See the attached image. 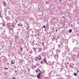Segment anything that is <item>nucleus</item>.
I'll return each mask as SVG.
<instances>
[{
    "instance_id": "obj_1",
    "label": "nucleus",
    "mask_w": 79,
    "mask_h": 79,
    "mask_svg": "<svg viewBox=\"0 0 79 79\" xmlns=\"http://www.w3.org/2000/svg\"><path fill=\"white\" fill-rule=\"evenodd\" d=\"M61 66H62L63 67H66V66H67V65H66V63H62V65H61Z\"/></svg>"
},
{
    "instance_id": "obj_2",
    "label": "nucleus",
    "mask_w": 79,
    "mask_h": 79,
    "mask_svg": "<svg viewBox=\"0 0 79 79\" xmlns=\"http://www.w3.org/2000/svg\"><path fill=\"white\" fill-rule=\"evenodd\" d=\"M38 53H39V52H40L42 51V48H41V47L39 48L38 49Z\"/></svg>"
},
{
    "instance_id": "obj_3",
    "label": "nucleus",
    "mask_w": 79,
    "mask_h": 79,
    "mask_svg": "<svg viewBox=\"0 0 79 79\" xmlns=\"http://www.w3.org/2000/svg\"><path fill=\"white\" fill-rule=\"evenodd\" d=\"M27 28H26L27 31L30 30H29V24L27 23Z\"/></svg>"
},
{
    "instance_id": "obj_4",
    "label": "nucleus",
    "mask_w": 79,
    "mask_h": 79,
    "mask_svg": "<svg viewBox=\"0 0 79 79\" xmlns=\"http://www.w3.org/2000/svg\"><path fill=\"white\" fill-rule=\"evenodd\" d=\"M15 62L14 60H12L11 61V64H15Z\"/></svg>"
},
{
    "instance_id": "obj_5",
    "label": "nucleus",
    "mask_w": 79,
    "mask_h": 79,
    "mask_svg": "<svg viewBox=\"0 0 79 79\" xmlns=\"http://www.w3.org/2000/svg\"><path fill=\"white\" fill-rule=\"evenodd\" d=\"M38 59L39 58H38V57L36 56L35 58V61H38Z\"/></svg>"
},
{
    "instance_id": "obj_6",
    "label": "nucleus",
    "mask_w": 79,
    "mask_h": 79,
    "mask_svg": "<svg viewBox=\"0 0 79 79\" xmlns=\"http://www.w3.org/2000/svg\"><path fill=\"white\" fill-rule=\"evenodd\" d=\"M56 52L57 53H59L60 52V49H57L56 50Z\"/></svg>"
},
{
    "instance_id": "obj_7",
    "label": "nucleus",
    "mask_w": 79,
    "mask_h": 79,
    "mask_svg": "<svg viewBox=\"0 0 79 79\" xmlns=\"http://www.w3.org/2000/svg\"><path fill=\"white\" fill-rule=\"evenodd\" d=\"M18 26L20 27V26H23V25L21 24V23H19V24H18Z\"/></svg>"
},
{
    "instance_id": "obj_8",
    "label": "nucleus",
    "mask_w": 79,
    "mask_h": 79,
    "mask_svg": "<svg viewBox=\"0 0 79 79\" xmlns=\"http://www.w3.org/2000/svg\"><path fill=\"white\" fill-rule=\"evenodd\" d=\"M38 56L40 57V58H39V59H38L39 60H40L41 59H42V56H40V55H39Z\"/></svg>"
},
{
    "instance_id": "obj_9",
    "label": "nucleus",
    "mask_w": 79,
    "mask_h": 79,
    "mask_svg": "<svg viewBox=\"0 0 79 79\" xmlns=\"http://www.w3.org/2000/svg\"><path fill=\"white\" fill-rule=\"evenodd\" d=\"M59 43H60V44H61V46H63V41H60L59 42Z\"/></svg>"
},
{
    "instance_id": "obj_10",
    "label": "nucleus",
    "mask_w": 79,
    "mask_h": 79,
    "mask_svg": "<svg viewBox=\"0 0 79 79\" xmlns=\"http://www.w3.org/2000/svg\"><path fill=\"white\" fill-rule=\"evenodd\" d=\"M45 63H46V64H47V65H49V62H47V60H46V61L45 62Z\"/></svg>"
},
{
    "instance_id": "obj_11",
    "label": "nucleus",
    "mask_w": 79,
    "mask_h": 79,
    "mask_svg": "<svg viewBox=\"0 0 79 79\" xmlns=\"http://www.w3.org/2000/svg\"><path fill=\"white\" fill-rule=\"evenodd\" d=\"M27 34L28 35H29V31H30V30H27Z\"/></svg>"
},
{
    "instance_id": "obj_12",
    "label": "nucleus",
    "mask_w": 79,
    "mask_h": 79,
    "mask_svg": "<svg viewBox=\"0 0 79 79\" xmlns=\"http://www.w3.org/2000/svg\"><path fill=\"white\" fill-rule=\"evenodd\" d=\"M33 48V50H34L35 52H36V49L35 48Z\"/></svg>"
},
{
    "instance_id": "obj_13",
    "label": "nucleus",
    "mask_w": 79,
    "mask_h": 79,
    "mask_svg": "<svg viewBox=\"0 0 79 79\" xmlns=\"http://www.w3.org/2000/svg\"><path fill=\"white\" fill-rule=\"evenodd\" d=\"M54 57L56 59V60H58V57L55 56H54Z\"/></svg>"
},
{
    "instance_id": "obj_14",
    "label": "nucleus",
    "mask_w": 79,
    "mask_h": 79,
    "mask_svg": "<svg viewBox=\"0 0 79 79\" xmlns=\"http://www.w3.org/2000/svg\"><path fill=\"white\" fill-rule=\"evenodd\" d=\"M69 33H71V32L72 31V30L71 29H70L69 30Z\"/></svg>"
},
{
    "instance_id": "obj_15",
    "label": "nucleus",
    "mask_w": 79,
    "mask_h": 79,
    "mask_svg": "<svg viewBox=\"0 0 79 79\" xmlns=\"http://www.w3.org/2000/svg\"><path fill=\"white\" fill-rule=\"evenodd\" d=\"M47 58H43V61H47Z\"/></svg>"
},
{
    "instance_id": "obj_16",
    "label": "nucleus",
    "mask_w": 79,
    "mask_h": 79,
    "mask_svg": "<svg viewBox=\"0 0 79 79\" xmlns=\"http://www.w3.org/2000/svg\"><path fill=\"white\" fill-rule=\"evenodd\" d=\"M58 54H56V55H55V56H57V57H58Z\"/></svg>"
},
{
    "instance_id": "obj_17",
    "label": "nucleus",
    "mask_w": 79,
    "mask_h": 79,
    "mask_svg": "<svg viewBox=\"0 0 79 79\" xmlns=\"http://www.w3.org/2000/svg\"><path fill=\"white\" fill-rule=\"evenodd\" d=\"M0 17H1V18H3V16L1 15V11H0Z\"/></svg>"
},
{
    "instance_id": "obj_18",
    "label": "nucleus",
    "mask_w": 79,
    "mask_h": 79,
    "mask_svg": "<svg viewBox=\"0 0 79 79\" xmlns=\"http://www.w3.org/2000/svg\"><path fill=\"white\" fill-rule=\"evenodd\" d=\"M74 76H77V73H74Z\"/></svg>"
},
{
    "instance_id": "obj_19",
    "label": "nucleus",
    "mask_w": 79,
    "mask_h": 79,
    "mask_svg": "<svg viewBox=\"0 0 79 79\" xmlns=\"http://www.w3.org/2000/svg\"><path fill=\"white\" fill-rule=\"evenodd\" d=\"M38 75L39 76H40V75H41V73H38Z\"/></svg>"
},
{
    "instance_id": "obj_20",
    "label": "nucleus",
    "mask_w": 79,
    "mask_h": 79,
    "mask_svg": "<svg viewBox=\"0 0 79 79\" xmlns=\"http://www.w3.org/2000/svg\"><path fill=\"white\" fill-rule=\"evenodd\" d=\"M40 76H39V75H37V77L38 78V79H40Z\"/></svg>"
},
{
    "instance_id": "obj_21",
    "label": "nucleus",
    "mask_w": 79,
    "mask_h": 79,
    "mask_svg": "<svg viewBox=\"0 0 79 79\" xmlns=\"http://www.w3.org/2000/svg\"><path fill=\"white\" fill-rule=\"evenodd\" d=\"M14 69H16V68H17V67L16 66H14Z\"/></svg>"
},
{
    "instance_id": "obj_22",
    "label": "nucleus",
    "mask_w": 79,
    "mask_h": 79,
    "mask_svg": "<svg viewBox=\"0 0 79 79\" xmlns=\"http://www.w3.org/2000/svg\"><path fill=\"white\" fill-rule=\"evenodd\" d=\"M2 25H3V26H5V24H4V23H2Z\"/></svg>"
},
{
    "instance_id": "obj_23",
    "label": "nucleus",
    "mask_w": 79,
    "mask_h": 79,
    "mask_svg": "<svg viewBox=\"0 0 79 79\" xmlns=\"http://www.w3.org/2000/svg\"><path fill=\"white\" fill-rule=\"evenodd\" d=\"M47 4V5H48V2H47V1H46L45 2V4Z\"/></svg>"
},
{
    "instance_id": "obj_24",
    "label": "nucleus",
    "mask_w": 79,
    "mask_h": 79,
    "mask_svg": "<svg viewBox=\"0 0 79 79\" xmlns=\"http://www.w3.org/2000/svg\"><path fill=\"white\" fill-rule=\"evenodd\" d=\"M58 46L59 47V48L61 47V44H59L58 45Z\"/></svg>"
},
{
    "instance_id": "obj_25",
    "label": "nucleus",
    "mask_w": 79,
    "mask_h": 79,
    "mask_svg": "<svg viewBox=\"0 0 79 79\" xmlns=\"http://www.w3.org/2000/svg\"><path fill=\"white\" fill-rule=\"evenodd\" d=\"M40 63L41 64H43V61H41V62H40Z\"/></svg>"
},
{
    "instance_id": "obj_26",
    "label": "nucleus",
    "mask_w": 79,
    "mask_h": 79,
    "mask_svg": "<svg viewBox=\"0 0 79 79\" xmlns=\"http://www.w3.org/2000/svg\"><path fill=\"white\" fill-rule=\"evenodd\" d=\"M35 68V66H34L32 67V69H33V68Z\"/></svg>"
},
{
    "instance_id": "obj_27",
    "label": "nucleus",
    "mask_w": 79,
    "mask_h": 79,
    "mask_svg": "<svg viewBox=\"0 0 79 79\" xmlns=\"http://www.w3.org/2000/svg\"><path fill=\"white\" fill-rule=\"evenodd\" d=\"M3 5H6V2L5 1H4Z\"/></svg>"
},
{
    "instance_id": "obj_28",
    "label": "nucleus",
    "mask_w": 79,
    "mask_h": 79,
    "mask_svg": "<svg viewBox=\"0 0 79 79\" xmlns=\"http://www.w3.org/2000/svg\"><path fill=\"white\" fill-rule=\"evenodd\" d=\"M45 62H46V61H43V64H45Z\"/></svg>"
},
{
    "instance_id": "obj_29",
    "label": "nucleus",
    "mask_w": 79,
    "mask_h": 79,
    "mask_svg": "<svg viewBox=\"0 0 79 79\" xmlns=\"http://www.w3.org/2000/svg\"><path fill=\"white\" fill-rule=\"evenodd\" d=\"M42 54L43 55H44L45 54V52H43V53H42Z\"/></svg>"
},
{
    "instance_id": "obj_30",
    "label": "nucleus",
    "mask_w": 79,
    "mask_h": 79,
    "mask_svg": "<svg viewBox=\"0 0 79 79\" xmlns=\"http://www.w3.org/2000/svg\"><path fill=\"white\" fill-rule=\"evenodd\" d=\"M61 67H60V69H61L62 68H63V66H62V68H61Z\"/></svg>"
},
{
    "instance_id": "obj_31",
    "label": "nucleus",
    "mask_w": 79,
    "mask_h": 79,
    "mask_svg": "<svg viewBox=\"0 0 79 79\" xmlns=\"http://www.w3.org/2000/svg\"><path fill=\"white\" fill-rule=\"evenodd\" d=\"M47 57H48V58H49V57H50V56H49V55H47Z\"/></svg>"
},
{
    "instance_id": "obj_32",
    "label": "nucleus",
    "mask_w": 79,
    "mask_h": 79,
    "mask_svg": "<svg viewBox=\"0 0 79 79\" xmlns=\"http://www.w3.org/2000/svg\"><path fill=\"white\" fill-rule=\"evenodd\" d=\"M67 71H67L66 72V73H68V71H69V70H67Z\"/></svg>"
},
{
    "instance_id": "obj_33",
    "label": "nucleus",
    "mask_w": 79,
    "mask_h": 79,
    "mask_svg": "<svg viewBox=\"0 0 79 79\" xmlns=\"http://www.w3.org/2000/svg\"><path fill=\"white\" fill-rule=\"evenodd\" d=\"M8 69V68H4V69Z\"/></svg>"
},
{
    "instance_id": "obj_34",
    "label": "nucleus",
    "mask_w": 79,
    "mask_h": 79,
    "mask_svg": "<svg viewBox=\"0 0 79 79\" xmlns=\"http://www.w3.org/2000/svg\"><path fill=\"white\" fill-rule=\"evenodd\" d=\"M40 8H39L38 9V11H40Z\"/></svg>"
},
{
    "instance_id": "obj_35",
    "label": "nucleus",
    "mask_w": 79,
    "mask_h": 79,
    "mask_svg": "<svg viewBox=\"0 0 79 79\" xmlns=\"http://www.w3.org/2000/svg\"><path fill=\"white\" fill-rule=\"evenodd\" d=\"M43 27H44V28H45V25L43 26Z\"/></svg>"
},
{
    "instance_id": "obj_36",
    "label": "nucleus",
    "mask_w": 79,
    "mask_h": 79,
    "mask_svg": "<svg viewBox=\"0 0 79 79\" xmlns=\"http://www.w3.org/2000/svg\"><path fill=\"white\" fill-rule=\"evenodd\" d=\"M21 51H23V48H20Z\"/></svg>"
},
{
    "instance_id": "obj_37",
    "label": "nucleus",
    "mask_w": 79,
    "mask_h": 79,
    "mask_svg": "<svg viewBox=\"0 0 79 79\" xmlns=\"http://www.w3.org/2000/svg\"><path fill=\"white\" fill-rule=\"evenodd\" d=\"M68 54L69 55H71V53H69Z\"/></svg>"
},
{
    "instance_id": "obj_38",
    "label": "nucleus",
    "mask_w": 79,
    "mask_h": 79,
    "mask_svg": "<svg viewBox=\"0 0 79 79\" xmlns=\"http://www.w3.org/2000/svg\"><path fill=\"white\" fill-rule=\"evenodd\" d=\"M77 73H79V70H77Z\"/></svg>"
},
{
    "instance_id": "obj_39",
    "label": "nucleus",
    "mask_w": 79,
    "mask_h": 79,
    "mask_svg": "<svg viewBox=\"0 0 79 79\" xmlns=\"http://www.w3.org/2000/svg\"><path fill=\"white\" fill-rule=\"evenodd\" d=\"M37 35L38 36H39V35H39V34H37Z\"/></svg>"
},
{
    "instance_id": "obj_40",
    "label": "nucleus",
    "mask_w": 79,
    "mask_h": 79,
    "mask_svg": "<svg viewBox=\"0 0 79 79\" xmlns=\"http://www.w3.org/2000/svg\"><path fill=\"white\" fill-rule=\"evenodd\" d=\"M62 53H63V54L65 53V54H66L65 53V51L64 52H63Z\"/></svg>"
},
{
    "instance_id": "obj_41",
    "label": "nucleus",
    "mask_w": 79,
    "mask_h": 79,
    "mask_svg": "<svg viewBox=\"0 0 79 79\" xmlns=\"http://www.w3.org/2000/svg\"><path fill=\"white\" fill-rule=\"evenodd\" d=\"M63 18L64 19H65V18H64V16H63Z\"/></svg>"
},
{
    "instance_id": "obj_42",
    "label": "nucleus",
    "mask_w": 79,
    "mask_h": 79,
    "mask_svg": "<svg viewBox=\"0 0 79 79\" xmlns=\"http://www.w3.org/2000/svg\"><path fill=\"white\" fill-rule=\"evenodd\" d=\"M10 30H11L12 31V32H13V29H11Z\"/></svg>"
},
{
    "instance_id": "obj_43",
    "label": "nucleus",
    "mask_w": 79,
    "mask_h": 79,
    "mask_svg": "<svg viewBox=\"0 0 79 79\" xmlns=\"http://www.w3.org/2000/svg\"><path fill=\"white\" fill-rule=\"evenodd\" d=\"M10 30H9V31H10V30L11 29V27H10Z\"/></svg>"
},
{
    "instance_id": "obj_44",
    "label": "nucleus",
    "mask_w": 79,
    "mask_h": 79,
    "mask_svg": "<svg viewBox=\"0 0 79 79\" xmlns=\"http://www.w3.org/2000/svg\"><path fill=\"white\" fill-rule=\"evenodd\" d=\"M40 37V36H39L38 37H37V39H39Z\"/></svg>"
},
{
    "instance_id": "obj_45",
    "label": "nucleus",
    "mask_w": 79,
    "mask_h": 79,
    "mask_svg": "<svg viewBox=\"0 0 79 79\" xmlns=\"http://www.w3.org/2000/svg\"><path fill=\"white\" fill-rule=\"evenodd\" d=\"M57 31H58V30H56V32H57Z\"/></svg>"
},
{
    "instance_id": "obj_46",
    "label": "nucleus",
    "mask_w": 79,
    "mask_h": 79,
    "mask_svg": "<svg viewBox=\"0 0 79 79\" xmlns=\"http://www.w3.org/2000/svg\"><path fill=\"white\" fill-rule=\"evenodd\" d=\"M68 50H69V48H68Z\"/></svg>"
},
{
    "instance_id": "obj_47",
    "label": "nucleus",
    "mask_w": 79,
    "mask_h": 79,
    "mask_svg": "<svg viewBox=\"0 0 79 79\" xmlns=\"http://www.w3.org/2000/svg\"><path fill=\"white\" fill-rule=\"evenodd\" d=\"M15 73H16V70H15Z\"/></svg>"
},
{
    "instance_id": "obj_48",
    "label": "nucleus",
    "mask_w": 79,
    "mask_h": 79,
    "mask_svg": "<svg viewBox=\"0 0 79 79\" xmlns=\"http://www.w3.org/2000/svg\"><path fill=\"white\" fill-rule=\"evenodd\" d=\"M10 45H11V42H10Z\"/></svg>"
},
{
    "instance_id": "obj_49",
    "label": "nucleus",
    "mask_w": 79,
    "mask_h": 79,
    "mask_svg": "<svg viewBox=\"0 0 79 79\" xmlns=\"http://www.w3.org/2000/svg\"><path fill=\"white\" fill-rule=\"evenodd\" d=\"M13 79H15V77L13 78Z\"/></svg>"
},
{
    "instance_id": "obj_50",
    "label": "nucleus",
    "mask_w": 79,
    "mask_h": 79,
    "mask_svg": "<svg viewBox=\"0 0 79 79\" xmlns=\"http://www.w3.org/2000/svg\"><path fill=\"white\" fill-rule=\"evenodd\" d=\"M36 73H38V71H36Z\"/></svg>"
},
{
    "instance_id": "obj_51",
    "label": "nucleus",
    "mask_w": 79,
    "mask_h": 79,
    "mask_svg": "<svg viewBox=\"0 0 79 79\" xmlns=\"http://www.w3.org/2000/svg\"><path fill=\"white\" fill-rule=\"evenodd\" d=\"M39 43H40V44H41V42H39Z\"/></svg>"
},
{
    "instance_id": "obj_52",
    "label": "nucleus",
    "mask_w": 79,
    "mask_h": 79,
    "mask_svg": "<svg viewBox=\"0 0 79 79\" xmlns=\"http://www.w3.org/2000/svg\"><path fill=\"white\" fill-rule=\"evenodd\" d=\"M28 37H29V36L28 35Z\"/></svg>"
},
{
    "instance_id": "obj_53",
    "label": "nucleus",
    "mask_w": 79,
    "mask_h": 79,
    "mask_svg": "<svg viewBox=\"0 0 79 79\" xmlns=\"http://www.w3.org/2000/svg\"><path fill=\"white\" fill-rule=\"evenodd\" d=\"M3 44H5V43H4V42H3Z\"/></svg>"
},
{
    "instance_id": "obj_54",
    "label": "nucleus",
    "mask_w": 79,
    "mask_h": 79,
    "mask_svg": "<svg viewBox=\"0 0 79 79\" xmlns=\"http://www.w3.org/2000/svg\"><path fill=\"white\" fill-rule=\"evenodd\" d=\"M32 33H34V31H32Z\"/></svg>"
},
{
    "instance_id": "obj_55",
    "label": "nucleus",
    "mask_w": 79,
    "mask_h": 79,
    "mask_svg": "<svg viewBox=\"0 0 79 79\" xmlns=\"http://www.w3.org/2000/svg\"><path fill=\"white\" fill-rule=\"evenodd\" d=\"M38 62L39 63V62H40V61L39 60Z\"/></svg>"
},
{
    "instance_id": "obj_56",
    "label": "nucleus",
    "mask_w": 79,
    "mask_h": 79,
    "mask_svg": "<svg viewBox=\"0 0 79 79\" xmlns=\"http://www.w3.org/2000/svg\"><path fill=\"white\" fill-rule=\"evenodd\" d=\"M61 1V0H60V2Z\"/></svg>"
},
{
    "instance_id": "obj_57",
    "label": "nucleus",
    "mask_w": 79,
    "mask_h": 79,
    "mask_svg": "<svg viewBox=\"0 0 79 79\" xmlns=\"http://www.w3.org/2000/svg\"><path fill=\"white\" fill-rule=\"evenodd\" d=\"M73 60L74 61V59H73Z\"/></svg>"
},
{
    "instance_id": "obj_58",
    "label": "nucleus",
    "mask_w": 79,
    "mask_h": 79,
    "mask_svg": "<svg viewBox=\"0 0 79 79\" xmlns=\"http://www.w3.org/2000/svg\"><path fill=\"white\" fill-rule=\"evenodd\" d=\"M43 50H45V48H44V49H43Z\"/></svg>"
},
{
    "instance_id": "obj_59",
    "label": "nucleus",
    "mask_w": 79,
    "mask_h": 79,
    "mask_svg": "<svg viewBox=\"0 0 79 79\" xmlns=\"http://www.w3.org/2000/svg\"><path fill=\"white\" fill-rule=\"evenodd\" d=\"M45 31H46V30H45Z\"/></svg>"
},
{
    "instance_id": "obj_60",
    "label": "nucleus",
    "mask_w": 79,
    "mask_h": 79,
    "mask_svg": "<svg viewBox=\"0 0 79 79\" xmlns=\"http://www.w3.org/2000/svg\"><path fill=\"white\" fill-rule=\"evenodd\" d=\"M14 26H15L14 25V26H13V27H14Z\"/></svg>"
},
{
    "instance_id": "obj_61",
    "label": "nucleus",
    "mask_w": 79,
    "mask_h": 79,
    "mask_svg": "<svg viewBox=\"0 0 79 79\" xmlns=\"http://www.w3.org/2000/svg\"><path fill=\"white\" fill-rule=\"evenodd\" d=\"M53 63H55V62H53Z\"/></svg>"
},
{
    "instance_id": "obj_62",
    "label": "nucleus",
    "mask_w": 79,
    "mask_h": 79,
    "mask_svg": "<svg viewBox=\"0 0 79 79\" xmlns=\"http://www.w3.org/2000/svg\"><path fill=\"white\" fill-rule=\"evenodd\" d=\"M41 29H42V27H41Z\"/></svg>"
},
{
    "instance_id": "obj_63",
    "label": "nucleus",
    "mask_w": 79,
    "mask_h": 79,
    "mask_svg": "<svg viewBox=\"0 0 79 79\" xmlns=\"http://www.w3.org/2000/svg\"><path fill=\"white\" fill-rule=\"evenodd\" d=\"M44 72V70H43Z\"/></svg>"
},
{
    "instance_id": "obj_64",
    "label": "nucleus",
    "mask_w": 79,
    "mask_h": 79,
    "mask_svg": "<svg viewBox=\"0 0 79 79\" xmlns=\"http://www.w3.org/2000/svg\"><path fill=\"white\" fill-rule=\"evenodd\" d=\"M35 37H37V36H36Z\"/></svg>"
}]
</instances>
